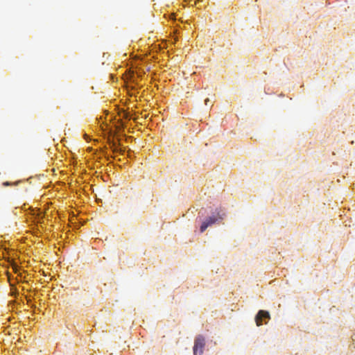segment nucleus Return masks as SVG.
<instances>
[{
  "label": "nucleus",
  "mask_w": 355,
  "mask_h": 355,
  "mask_svg": "<svg viewBox=\"0 0 355 355\" xmlns=\"http://www.w3.org/2000/svg\"><path fill=\"white\" fill-rule=\"evenodd\" d=\"M225 214L222 210L216 209L213 214L206 218L200 226V232H205L209 226L216 223V222L221 220L224 218Z\"/></svg>",
  "instance_id": "1"
},
{
  "label": "nucleus",
  "mask_w": 355,
  "mask_h": 355,
  "mask_svg": "<svg viewBox=\"0 0 355 355\" xmlns=\"http://www.w3.org/2000/svg\"><path fill=\"white\" fill-rule=\"evenodd\" d=\"M209 102V98L205 99V103L206 105H208Z\"/></svg>",
  "instance_id": "5"
},
{
  "label": "nucleus",
  "mask_w": 355,
  "mask_h": 355,
  "mask_svg": "<svg viewBox=\"0 0 355 355\" xmlns=\"http://www.w3.org/2000/svg\"><path fill=\"white\" fill-rule=\"evenodd\" d=\"M10 295L17 297V295H19V292H17V290H14V291L10 293Z\"/></svg>",
  "instance_id": "4"
},
{
  "label": "nucleus",
  "mask_w": 355,
  "mask_h": 355,
  "mask_svg": "<svg viewBox=\"0 0 355 355\" xmlns=\"http://www.w3.org/2000/svg\"><path fill=\"white\" fill-rule=\"evenodd\" d=\"M263 318L270 319V314L266 311L260 310L255 317V322L257 326L262 325Z\"/></svg>",
  "instance_id": "3"
},
{
  "label": "nucleus",
  "mask_w": 355,
  "mask_h": 355,
  "mask_svg": "<svg viewBox=\"0 0 355 355\" xmlns=\"http://www.w3.org/2000/svg\"><path fill=\"white\" fill-rule=\"evenodd\" d=\"M4 186H8V185H10V184L8 182H3V184Z\"/></svg>",
  "instance_id": "6"
},
{
  "label": "nucleus",
  "mask_w": 355,
  "mask_h": 355,
  "mask_svg": "<svg viewBox=\"0 0 355 355\" xmlns=\"http://www.w3.org/2000/svg\"><path fill=\"white\" fill-rule=\"evenodd\" d=\"M205 345V338L202 336H198L194 342L193 346V355H197V353L199 352L200 354H202L203 352V349Z\"/></svg>",
  "instance_id": "2"
}]
</instances>
